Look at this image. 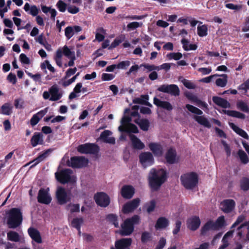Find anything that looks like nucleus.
<instances>
[{"instance_id": "6e6552de", "label": "nucleus", "mask_w": 249, "mask_h": 249, "mask_svg": "<svg viewBox=\"0 0 249 249\" xmlns=\"http://www.w3.org/2000/svg\"><path fill=\"white\" fill-rule=\"evenodd\" d=\"M37 201L39 203L46 205L49 204L52 200V197L49 194V188H41L39 189L37 197Z\"/></svg>"}, {"instance_id": "a211bd4d", "label": "nucleus", "mask_w": 249, "mask_h": 249, "mask_svg": "<svg viewBox=\"0 0 249 249\" xmlns=\"http://www.w3.org/2000/svg\"><path fill=\"white\" fill-rule=\"evenodd\" d=\"M28 233L32 240L37 243L42 242L40 233L36 229L30 227L28 229Z\"/></svg>"}, {"instance_id": "7c9ffc66", "label": "nucleus", "mask_w": 249, "mask_h": 249, "mask_svg": "<svg viewBox=\"0 0 249 249\" xmlns=\"http://www.w3.org/2000/svg\"><path fill=\"white\" fill-rule=\"evenodd\" d=\"M212 230L213 231L216 230L213 225V222L211 220L207 221L202 227L200 230V234L202 236H204L206 234L207 232Z\"/></svg>"}, {"instance_id": "3c124183", "label": "nucleus", "mask_w": 249, "mask_h": 249, "mask_svg": "<svg viewBox=\"0 0 249 249\" xmlns=\"http://www.w3.org/2000/svg\"><path fill=\"white\" fill-rule=\"evenodd\" d=\"M167 58L171 59H174L175 60H179L182 57V54L180 53H170L167 54Z\"/></svg>"}, {"instance_id": "37998d69", "label": "nucleus", "mask_w": 249, "mask_h": 249, "mask_svg": "<svg viewBox=\"0 0 249 249\" xmlns=\"http://www.w3.org/2000/svg\"><path fill=\"white\" fill-rule=\"evenodd\" d=\"M225 221L224 216H219L215 222H213V225L216 230L221 228L225 225Z\"/></svg>"}, {"instance_id": "8fccbe9b", "label": "nucleus", "mask_w": 249, "mask_h": 249, "mask_svg": "<svg viewBox=\"0 0 249 249\" xmlns=\"http://www.w3.org/2000/svg\"><path fill=\"white\" fill-rule=\"evenodd\" d=\"M124 36H121L119 37H116L114 41L112 42L109 49L114 48L118 46L121 43H122L124 39Z\"/></svg>"}, {"instance_id": "603ef678", "label": "nucleus", "mask_w": 249, "mask_h": 249, "mask_svg": "<svg viewBox=\"0 0 249 249\" xmlns=\"http://www.w3.org/2000/svg\"><path fill=\"white\" fill-rule=\"evenodd\" d=\"M56 6L61 12H64L67 9V4L62 0H59L56 3Z\"/></svg>"}, {"instance_id": "cd10ccee", "label": "nucleus", "mask_w": 249, "mask_h": 249, "mask_svg": "<svg viewBox=\"0 0 249 249\" xmlns=\"http://www.w3.org/2000/svg\"><path fill=\"white\" fill-rule=\"evenodd\" d=\"M229 124L230 127L239 136L244 139H249V137L248 134L243 129L240 128L233 123H229Z\"/></svg>"}, {"instance_id": "680f3d73", "label": "nucleus", "mask_w": 249, "mask_h": 249, "mask_svg": "<svg viewBox=\"0 0 249 249\" xmlns=\"http://www.w3.org/2000/svg\"><path fill=\"white\" fill-rule=\"evenodd\" d=\"M181 82L183 85L188 89H194L196 88L195 84L187 79H184Z\"/></svg>"}, {"instance_id": "b1692460", "label": "nucleus", "mask_w": 249, "mask_h": 249, "mask_svg": "<svg viewBox=\"0 0 249 249\" xmlns=\"http://www.w3.org/2000/svg\"><path fill=\"white\" fill-rule=\"evenodd\" d=\"M129 137L134 149L142 150L144 148V143L137 136L133 134H130Z\"/></svg>"}, {"instance_id": "dca6fc26", "label": "nucleus", "mask_w": 249, "mask_h": 249, "mask_svg": "<svg viewBox=\"0 0 249 249\" xmlns=\"http://www.w3.org/2000/svg\"><path fill=\"white\" fill-rule=\"evenodd\" d=\"M176 151L172 148H169L167 151L165 158L167 163L173 164L178 162L177 160Z\"/></svg>"}, {"instance_id": "5fc2aeb1", "label": "nucleus", "mask_w": 249, "mask_h": 249, "mask_svg": "<svg viewBox=\"0 0 249 249\" xmlns=\"http://www.w3.org/2000/svg\"><path fill=\"white\" fill-rule=\"evenodd\" d=\"M62 51L63 54L67 58L71 57V56H75V53L74 51H71L67 45H65L63 47Z\"/></svg>"}, {"instance_id": "338daca9", "label": "nucleus", "mask_w": 249, "mask_h": 249, "mask_svg": "<svg viewBox=\"0 0 249 249\" xmlns=\"http://www.w3.org/2000/svg\"><path fill=\"white\" fill-rule=\"evenodd\" d=\"M19 60L21 63L24 64H29L30 63V59L24 53H21L20 54Z\"/></svg>"}, {"instance_id": "ddd939ff", "label": "nucleus", "mask_w": 249, "mask_h": 249, "mask_svg": "<svg viewBox=\"0 0 249 249\" xmlns=\"http://www.w3.org/2000/svg\"><path fill=\"white\" fill-rule=\"evenodd\" d=\"M140 202V199L139 198H136L125 203L123 207V213H128L133 212L139 206Z\"/></svg>"}, {"instance_id": "0eeeda50", "label": "nucleus", "mask_w": 249, "mask_h": 249, "mask_svg": "<svg viewBox=\"0 0 249 249\" xmlns=\"http://www.w3.org/2000/svg\"><path fill=\"white\" fill-rule=\"evenodd\" d=\"M94 199L97 205L102 207H107L110 203L109 196L104 192H98L94 195Z\"/></svg>"}, {"instance_id": "2eb2a0df", "label": "nucleus", "mask_w": 249, "mask_h": 249, "mask_svg": "<svg viewBox=\"0 0 249 249\" xmlns=\"http://www.w3.org/2000/svg\"><path fill=\"white\" fill-rule=\"evenodd\" d=\"M135 193L134 187L129 185H124L121 191V194L122 197L125 199L131 198Z\"/></svg>"}, {"instance_id": "f3484780", "label": "nucleus", "mask_w": 249, "mask_h": 249, "mask_svg": "<svg viewBox=\"0 0 249 249\" xmlns=\"http://www.w3.org/2000/svg\"><path fill=\"white\" fill-rule=\"evenodd\" d=\"M140 161L142 164L147 163L149 165L154 163V158L152 154L149 152L141 153L139 156Z\"/></svg>"}, {"instance_id": "1a4fd4ad", "label": "nucleus", "mask_w": 249, "mask_h": 249, "mask_svg": "<svg viewBox=\"0 0 249 249\" xmlns=\"http://www.w3.org/2000/svg\"><path fill=\"white\" fill-rule=\"evenodd\" d=\"M159 91L169 93L172 95L177 96L179 95L180 90L178 86L175 84L162 85L157 89Z\"/></svg>"}, {"instance_id": "052dcab7", "label": "nucleus", "mask_w": 249, "mask_h": 249, "mask_svg": "<svg viewBox=\"0 0 249 249\" xmlns=\"http://www.w3.org/2000/svg\"><path fill=\"white\" fill-rule=\"evenodd\" d=\"M142 25V23H140L139 22L134 21L128 24L127 25V28L128 30H134L140 27Z\"/></svg>"}, {"instance_id": "412c9836", "label": "nucleus", "mask_w": 249, "mask_h": 249, "mask_svg": "<svg viewBox=\"0 0 249 249\" xmlns=\"http://www.w3.org/2000/svg\"><path fill=\"white\" fill-rule=\"evenodd\" d=\"M153 103L158 107H160L168 111L173 109V107L169 102L161 101L157 97L154 98Z\"/></svg>"}, {"instance_id": "9b49d317", "label": "nucleus", "mask_w": 249, "mask_h": 249, "mask_svg": "<svg viewBox=\"0 0 249 249\" xmlns=\"http://www.w3.org/2000/svg\"><path fill=\"white\" fill-rule=\"evenodd\" d=\"M121 227V229L119 231V234L123 236H129L134 231V227L129 222V221L126 219Z\"/></svg>"}, {"instance_id": "f8f14e48", "label": "nucleus", "mask_w": 249, "mask_h": 249, "mask_svg": "<svg viewBox=\"0 0 249 249\" xmlns=\"http://www.w3.org/2000/svg\"><path fill=\"white\" fill-rule=\"evenodd\" d=\"M201 224L200 219L198 216H193L188 218L186 221L187 227L192 231L197 230Z\"/></svg>"}, {"instance_id": "72a5a7b5", "label": "nucleus", "mask_w": 249, "mask_h": 249, "mask_svg": "<svg viewBox=\"0 0 249 249\" xmlns=\"http://www.w3.org/2000/svg\"><path fill=\"white\" fill-rule=\"evenodd\" d=\"M195 120L199 124L208 128L211 127V125L208 119L203 116H195Z\"/></svg>"}, {"instance_id": "f03ea898", "label": "nucleus", "mask_w": 249, "mask_h": 249, "mask_svg": "<svg viewBox=\"0 0 249 249\" xmlns=\"http://www.w3.org/2000/svg\"><path fill=\"white\" fill-rule=\"evenodd\" d=\"M7 224L9 228L15 229L19 226L22 222V213L19 208H13L7 213Z\"/></svg>"}, {"instance_id": "9d476101", "label": "nucleus", "mask_w": 249, "mask_h": 249, "mask_svg": "<svg viewBox=\"0 0 249 249\" xmlns=\"http://www.w3.org/2000/svg\"><path fill=\"white\" fill-rule=\"evenodd\" d=\"M88 162V160L84 157L74 156L71 157V164L69 166L73 168H80L87 166Z\"/></svg>"}, {"instance_id": "a878e982", "label": "nucleus", "mask_w": 249, "mask_h": 249, "mask_svg": "<svg viewBox=\"0 0 249 249\" xmlns=\"http://www.w3.org/2000/svg\"><path fill=\"white\" fill-rule=\"evenodd\" d=\"M111 134L110 131L106 130L101 133L100 139L105 143L113 144L115 143V138L114 137H108Z\"/></svg>"}, {"instance_id": "6e6d98bb", "label": "nucleus", "mask_w": 249, "mask_h": 249, "mask_svg": "<svg viewBox=\"0 0 249 249\" xmlns=\"http://www.w3.org/2000/svg\"><path fill=\"white\" fill-rule=\"evenodd\" d=\"M130 65V62L128 60L123 61L116 65L117 68L119 69H126Z\"/></svg>"}, {"instance_id": "c756f323", "label": "nucleus", "mask_w": 249, "mask_h": 249, "mask_svg": "<svg viewBox=\"0 0 249 249\" xmlns=\"http://www.w3.org/2000/svg\"><path fill=\"white\" fill-rule=\"evenodd\" d=\"M43 142V135L41 133H35L31 139V143L33 147H36L39 144H42Z\"/></svg>"}, {"instance_id": "20e7f679", "label": "nucleus", "mask_w": 249, "mask_h": 249, "mask_svg": "<svg viewBox=\"0 0 249 249\" xmlns=\"http://www.w3.org/2000/svg\"><path fill=\"white\" fill-rule=\"evenodd\" d=\"M55 195L57 202L60 205L66 204L71 200L70 193H68L63 187L59 186L57 188Z\"/></svg>"}, {"instance_id": "423d86ee", "label": "nucleus", "mask_w": 249, "mask_h": 249, "mask_svg": "<svg viewBox=\"0 0 249 249\" xmlns=\"http://www.w3.org/2000/svg\"><path fill=\"white\" fill-rule=\"evenodd\" d=\"M77 151L82 154H96L99 152V147L94 143H86L79 145Z\"/></svg>"}, {"instance_id": "e2e57ef3", "label": "nucleus", "mask_w": 249, "mask_h": 249, "mask_svg": "<svg viewBox=\"0 0 249 249\" xmlns=\"http://www.w3.org/2000/svg\"><path fill=\"white\" fill-rule=\"evenodd\" d=\"M131 118L129 116H124L121 119L120 126H126L129 124H131Z\"/></svg>"}, {"instance_id": "c85d7f7f", "label": "nucleus", "mask_w": 249, "mask_h": 249, "mask_svg": "<svg viewBox=\"0 0 249 249\" xmlns=\"http://www.w3.org/2000/svg\"><path fill=\"white\" fill-rule=\"evenodd\" d=\"M212 99L214 104L220 107L227 108L230 107V103L225 99L218 96H213Z\"/></svg>"}, {"instance_id": "864d4df0", "label": "nucleus", "mask_w": 249, "mask_h": 249, "mask_svg": "<svg viewBox=\"0 0 249 249\" xmlns=\"http://www.w3.org/2000/svg\"><path fill=\"white\" fill-rule=\"evenodd\" d=\"M237 107L242 111L245 112H248L249 111V108L248 105L243 101L238 102L237 103Z\"/></svg>"}, {"instance_id": "4468645a", "label": "nucleus", "mask_w": 249, "mask_h": 249, "mask_svg": "<svg viewBox=\"0 0 249 249\" xmlns=\"http://www.w3.org/2000/svg\"><path fill=\"white\" fill-rule=\"evenodd\" d=\"M221 209L225 213L231 212L235 208V202L233 199H225L220 203Z\"/></svg>"}, {"instance_id": "a18cd8bd", "label": "nucleus", "mask_w": 249, "mask_h": 249, "mask_svg": "<svg viewBox=\"0 0 249 249\" xmlns=\"http://www.w3.org/2000/svg\"><path fill=\"white\" fill-rule=\"evenodd\" d=\"M197 34L200 37L206 36L208 34V27L206 25L197 27Z\"/></svg>"}, {"instance_id": "aec40b11", "label": "nucleus", "mask_w": 249, "mask_h": 249, "mask_svg": "<svg viewBox=\"0 0 249 249\" xmlns=\"http://www.w3.org/2000/svg\"><path fill=\"white\" fill-rule=\"evenodd\" d=\"M82 30V27L80 26H68L65 29V35L67 39H70L74 33L80 32Z\"/></svg>"}, {"instance_id": "774afa93", "label": "nucleus", "mask_w": 249, "mask_h": 249, "mask_svg": "<svg viewBox=\"0 0 249 249\" xmlns=\"http://www.w3.org/2000/svg\"><path fill=\"white\" fill-rule=\"evenodd\" d=\"M166 243V239L164 238H160L158 244L156 247L155 249H162L165 246Z\"/></svg>"}, {"instance_id": "4be33fe9", "label": "nucleus", "mask_w": 249, "mask_h": 249, "mask_svg": "<svg viewBox=\"0 0 249 249\" xmlns=\"http://www.w3.org/2000/svg\"><path fill=\"white\" fill-rule=\"evenodd\" d=\"M52 151L51 149H48L42 153H40L39 155L35 159L31 161L29 164L33 163L31 168L36 166L39 163L44 160Z\"/></svg>"}, {"instance_id": "bb28decb", "label": "nucleus", "mask_w": 249, "mask_h": 249, "mask_svg": "<svg viewBox=\"0 0 249 249\" xmlns=\"http://www.w3.org/2000/svg\"><path fill=\"white\" fill-rule=\"evenodd\" d=\"M169 221L165 217H159L155 224V227L156 230L163 229L168 226Z\"/></svg>"}, {"instance_id": "39448f33", "label": "nucleus", "mask_w": 249, "mask_h": 249, "mask_svg": "<svg viewBox=\"0 0 249 249\" xmlns=\"http://www.w3.org/2000/svg\"><path fill=\"white\" fill-rule=\"evenodd\" d=\"M72 171L70 169H65L60 171L59 172L55 173V177L58 181L61 184H66L70 182H73L71 174Z\"/></svg>"}, {"instance_id": "2f4dec72", "label": "nucleus", "mask_w": 249, "mask_h": 249, "mask_svg": "<svg viewBox=\"0 0 249 249\" xmlns=\"http://www.w3.org/2000/svg\"><path fill=\"white\" fill-rule=\"evenodd\" d=\"M135 123L139 125L140 128L144 131H147L149 127L150 123L146 119H142L140 120H135Z\"/></svg>"}, {"instance_id": "a19ab883", "label": "nucleus", "mask_w": 249, "mask_h": 249, "mask_svg": "<svg viewBox=\"0 0 249 249\" xmlns=\"http://www.w3.org/2000/svg\"><path fill=\"white\" fill-rule=\"evenodd\" d=\"M106 218L107 221L111 223L115 227L118 228L119 227V223L118 222L117 216L114 214L111 213L107 215Z\"/></svg>"}, {"instance_id": "de8ad7c7", "label": "nucleus", "mask_w": 249, "mask_h": 249, "mask_svg": "<svg viewBox=\"0 0 249 249\" xmlns=\"http://www.w3.org/2000/svg\"><path fill=\"white\" fill-rule=\"evenodd\" d=\"M241 189L245 191L249 190V178L246 177L243 178L240 180Z\"/></svg>"}, {"instance_id": "c03bdc74", "label": "nucleus", "mask_w": 249, "mask_h": 249, "mask_svg": "<svg viewBox=\"0 0 249 249\" xmlns=\"http://www.w3.org/2000/svg\"><path fill=\"white\" fill-rule=\"evenodd\" d=\"M156 203L154 199H152L149 203H147L145 205V207L146 209V212L148 213H151L154 211L156 208Z\"/></svg>"}, {"instance_id": "4d7b16f0", "label": "nucleus", "mask_w": 249, "mask_h": 249, "mask_svg": "<svg viewBox=\"0 0 249 249\" xmlns=\"http://www.w3.org/2000/svg\"><path fill=\"white\" fill-rule=\"evenodd\" d=\"M27 74L34 80L35 82H41V74L37 73L35 74H33L31 72L25 71Z\"/></svg>"}, {"instance_id": "69168bd1", "label": "nucleus", "mask_w": 249, "mask_h": 249, "mask_svg": "<svg viewBox=\"0 0 249 249\" xmlns=\"http://www.w3.org/2000/svg\"><path fill=\"white\" fill-rule=\"evenodd\" d=\"M142 66L144 67L146 69H147L149 71H159L160 67L154 65H149L148 64H142Z\"/></svg>"}, {"instance_id": "f704fd0d", "label": "nucleus", "mask_w": 249, "mask_h": 249, "mask_svg": "<svg viewBox=\"0 0 249 249\" xmlns=\"http://www.w3.org/2000/svg\"><path fill=\"white\" fill-rule=\"evenodd\" d=\"M222 78H219L216 80L215 84L218 87H224L228 82V76L226 74H222L220 75Z\"/></svg>"}, {"instance_id": "ea45409f", "label": "nucleus", "mask_w": 249, "mask_h": 249, "mask_svg": "<svg viewBox=\"0 0 249 249\" xmlns=\"http://www.w3.org/2000/svg\"><path fill=\"white\" fill-rule=\"evenodd\" d=\"M84 220L83 218H74L71 221V225L72 227L75 228L77 230L81 228V225L83 223Z\"/></svg>"}, {"instance_id": "4c0bfd02", "label": "nucleus", "mask_w": 249, "mask_h": 249, "mask_svg": "<svg viewBox=\"0 0 249 249\" xmlns=\"http://www.w3.org/2000/svg\"><path fill=\"white\" fill-rule=\"evenodd\" d=\"M7 239L9 241L18 242L20 240L18 233L14 231H10L7 233Z\"/></svg>"}, {"instance_id": "13d9d810", "label": "nucleus", "mask_w": 249, "mask_h": 249, "mask_svg": "<svg viewBox=\"0 0 249 249\" xmlns=\"http://www.w3.org/2000/svg\"><path fill=\"white\" fill-rule=\"evenodd\" d=\"M77 71V68L74 67V68H69L65 72V76L63 79H66L69 77H71V75L74 74Z\"/></svg>"}, {"instance_id": "58836bf2", "label": "nucleus", "mask_w": 249, "mask_h": 249, "mask_svg": "<svg viewBox=\"0 0 249 249\" xmlns=\"http://www.w3.org/2000/svg\"><path fill=\"white\" fill-rule=\"evenodd\" d=\"M226 114L229 116L237 118L244 119L246 116L244 114L235 110H227L225 111Z\"/></svg>"}, {"instance_id": "bf43d9fd", "label": "nucleus", "mask_w": 249, "mask_h": 249, "mask_svg": "<svg viewBox=\"0 0 249 249\" xmlns=\"http://www.w3.org/2000/svg\"><path fill=\"white\" fill-rule=\"evenodd\" d=\"M245 219H246V216L245 215H243V214L240 215L239 216H238L237 218L236 219V220L234 222V223L232 225V226L231 227V229L236 227L239 224H240L242 222H243L245 220Z\"/></svg>"}, {"instance_id": "473e14b6", "label": "nucleus", "mask_w": 249, "mask_h": 249, "mask_svg": "<svg viewBox=\"0 0 249 249\" xmlns=\"http://www.w3.org/2000/svg\"><path fill=\"white\" fill-rule=\"evenodd\" d=\"M13 107L10 103H4L0 107V113L4 115H10L12 113Z\"/></svg>"}, {"instance_id": "49530a36", "label": "nucleus", "mask_w": 249, "mask_h": 249, "mask_svg": "<svg viewBox=\"0 0 249 249\" xmlns=\"http://www.w3.org/2000/svg\"><path fill=\"white\" fill-rule=\"evenodd\" d=\"M149 96L148 95H142L139 98H134L132 102L136 104L144 105L146 100H148Z\"/></svg>"}, {"instance_id": "e433bc0d", "label": "nucleus", "mask_w": 249, "mask_h": 249, "mask_svg": "<svg viewBox=\"0 0 249 249\" xmlns=\"http://www.w3.org/2000/svg\"><path fill=\"white\" fill-rule=\"evenodd\" d=\"M63 54V53L62 50L59 49L56 51L55 55L54 56V60L56 64L60 68L62 66V57Z\"/></svg>"}, {"instance_id": "393cba45", "label": "nucleus", "mask_w": 249, "mask_h": 249, "mask_svg": "<svg viewBox=\"0 0 249 249\" xmlns=\"http://www.w3.org/2000/svg\"><path fill=\"white\" fill-rule=\"evenodd\" d=\"M149 148L155 156H160L163 154V148L159 143L151 142L148 145Z\"/></svg>"}, {"instance_id": "f257e3e1", "label": "nucleus", "mask_w": 249, "mask_h": 249, "mask_svg": "<svg viewBox=\"0 0 249 249\" xmlns=\"http://www.w3.org/2000/svg\"><path fill=\"white\" fill-rule=\"evenodd\" d=\"M167 178V173L164 169H152L148 177V183L151 190H159L162 184L166 181Z\"/></svg>"}, {"instance_id": "79ce46f5", "label": "nucleus", "mask_w": 249, "mask_h": 249, "mask_svg": "<svg viewBox=\"0 0 249 249\" xmlns=\"http://www.w3.org/2000/svg\"><path fill=\"white\" fill-rule=\"evenodd\" d=\"M237 153L242 163L246 164L249 162V159L246 153L243 150H239Z\"/></svg>"}, {"instance_id": "6ab92c4d", "label": "nucleus", "mask_w": 249, "mask_h": 249, "mask_svg": "<svg viewBox=\"0 0 249 249\" xmlns=\"http://www.w3.org/2000/svg\"><path fill=\"white\" fill-rule=\"evenodd\" d=\"M48 110V108L46 107L44 109L41 110L37 113L33 115L30 120L31 125L34 126L37 124L40 120L47 113Z\"/></svg>"}, {"instance_id": "5701e85b", "label": "nucleus", "mask_w": 249, "mask_h": 249, "mask_svg": "<svg viewBox=\"0 0 249 249\" xmlns=\"http://www.w3.org/2000/svg\"><path fill=\"white\" fill-rule=\"evenodd\" d=\"M119 130L121 132L138 133L139 130L137 126L133 124H129L126 126H119Z\"/></svg>"}, {"instance_id": "09e8293b", "label": "nucleus", "mask_w": 249, "mask_h": 249, "mask_svg": "<svg viewBox=\"0 0 249 249\" xmlns=\"http://www.w3.org/2000/svg\"><path fill=\"white\" fill-rule=\"evenodd\" d=\"M185 107L189 111L193 113L200 115L203 114L202 110L190 104H186Z\"/></svg>"}, {"instance_id": "7ed1b4c3", "label": "nucleus", "mask_w": 249, "mask_h": 249, "mask_svg": "<svg viewBox=\"0 0 249 249\" xmlns=\"http://www.w3.org/2000/svg\"><path fill=\"white\" fill-rule=\"evenodd\" d=\"M180 179L182 185L186 189H193L198 184V176L195 172L183 174Z\"/></svg>"}, {"instance_id": "c9c22d12", "label": "nucleus", "mask_w": 249, "mask_h": 249, "mask_svg": "<svg viewBox=\"0 0 249 249\" xmlns=\"http://www.w3.org/2000/svg\"><path fill=\"white\" fill-rule=\"evenodd\" d=\"M152 234L147 231H144L142 233L141 241L142 244H146L148 242L152 241Z\"/></svg>"}, {"instance_id": "0e129e2a", "label": "nucleus", "mask_w": 249, "mask_h": 249, "mask_svg": "<svg viewBox=\"0 0 249 249\" xmlns=\"http://www.w3.org/2000/svg\"><path fill=\"white\" fill-rule=\"evenodd\" d=\"M68 207L71 208L70 211L71 213L79 212L80 210V205L78 204L70 203L68 205Z\"/></svg>"}]
</instances>
